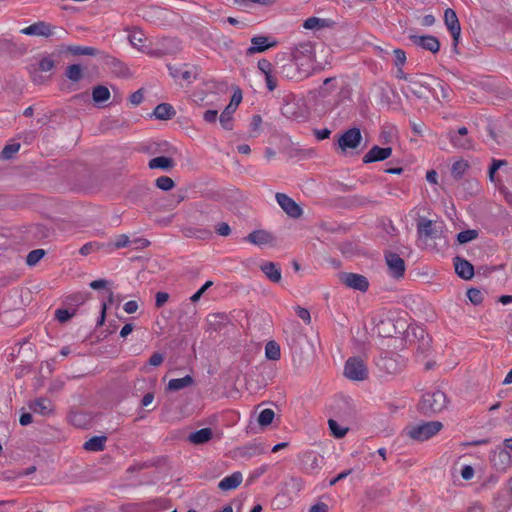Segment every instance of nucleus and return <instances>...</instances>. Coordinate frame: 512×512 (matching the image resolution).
<instances>
[{"label": "nucleus", "mask_w": 512, "mask_h": 512, "mask_svg": "<svg viewBox=\"0 0 512 512\" xmlns=\"http://www.w3.org/2000/svg\"><path fill=\"white\" fill-rule=\"evenodd\" d=\"M289 57L300 70L302 77L310 76L315 60L314 46L311 42H303L295 46Z\"/></svg>", "instance_id": "nucleus-1"}, {"label": "nucleus", "mask_w": 512, "mask_h": 512, "mask_svg": "<svg viewBox=\"0 0 512 512\" xmlns=\"http://www.w3.org/2000/svg\"><path fill=\"white\" fill-rule=\"evenodd\" d=\"M447 406V397L441 390L426 393L418 404L419 411L426 415L441 412Z\"/></svg>", "instance_id": "nucleus-2"}, {"label": "nucleus", "mask_w": 512, "mask_h": 512, "mask_svg": "<svg viewBox=\"0 0 512 512\" xmlns=\"http://www.w3.org/2000/svg\"><path fill=\"white\" fill-rule=\"evenodd\" d=\"M443 428L439 421L423 422L416 425L407 426L406 435L416 441H425L436 435Z\"/></svg>", "instance_id": "nucleus-3"}, {"label": "nucleus", "mask_w": 512, "mask_h": 512, "mask_svg": "<svg viewBox=\"0 0 512 512\" xmlns=\"http://www.w3.org/2000/svg\"><path fill=\"white\" fill-rule=\"evenodd\" d=\"M344 375L352 381H364L368 378L369 372L363 359L350 357L345 363Z\"/></svg>", "instance_id": "nucleus-4"}, {"label": "nucleus", "mask_w": 512, "mask_h": 512, "mask_svg": "<svg viewBox=\"0 0 512 512\" xmlns=\"http://www.w3.org/2000/svg\"><path fill=\"white\" fill-rule=\"evenodd\" d=\"M442 233V227L434 221L421 217L417 222V234L420 239H437Z\"/></svg>", "instance_id": "nucleus-5"}, {"label": "nucleus", "mask_w": 512, "mask_h": 512, "mask_svg": "<svg viewBox=\"0 0 512 512\" xmlns=\"http://www.w3.org/2000/svg\"><path fill=\"white\" fill-rule=\"evenodd\" d=\"M444 22L453 37V49L458 53L457 46L461 34V26L455 11L447 8L444 12Z\"/></svg>", "instance_id": "nucleus-6"}, {"label": "nucleus", "mask_w": 512, "mask_h": 512, "mask_svg": "<svg viewBox=\"0 0 512 512\" xmlns=\"http://www.w3.org/2000/svg\"><path fill=\"white\" fill-rule=\"evenodd\" d=\"M340 281L349 288L366 292L369 288L368 279L361 274L343 272L339 275Z\"/></svg>", "instance_id": "nucleus-7"}, {"label": "nucleus", "mask_w": 512, "mask_h": 512, "mask_svg": "<svg viewBox=\"0 0 512 512\" xmlns=\"http://www.w3.org/2000/svg\"><path fill=\"white\" fill-rule=\"evenodd\" d=\"M275 198L279 206L289 217L298 219L302 216V208L287 194L276 193Z\"/></svg>", "instance_id": "nucleus-8"}, {"label": "nucleus", "mask_w": 512, "mask_h": 512, "mask_svg": "<svg viewBox=\"0 0 512 512\" xmlns=\"http://www.w3.org/2000/svg\"><path fill=\"white\" fill-rule=\"evenodd\" d=\"M56 27L45 21H38L20 30L21 34L28 36L51 37L54 35Z\"/></svg>", "instance_id": "nucleus-9"}, {"label": "nucleus", "mask_w": 512, "mask_h": 512, "mask_svg": "<svg viewBox=\"0 0 512 512\" xmlns=\"http://www.w3.org/2000/svg\"><path fill=\"white\" fill-rule=\"evenodd\" d=\"M362 140L359 128L353 127L345 131L338 139L339 147L345 151L347 149H356Z\"/></svg>", "instance_id": "nucleus-10"}, {"label": "nucleus", "mask_w": 512, "mask_h": 512, "mask_svg": "<svg viewBox=\"0 0 512 512\" xmlns=\"http://www.w3.org/2000/svg\"><path fill=\"white\" fill-rule=\"evenodd\" d=\"M386 264L389 269V273L396 279L404 276L406 267L404 260L394 252H387L385 254Z\"/></svg>", "instance_id": "nucleus-11"}, {"label": "nucleus", "mask_w": 512, "mask_h": 512, "mask_svg": "<svg viewBox=\"0 0 512 512\" xmlns=\"http://www.w3.org/2000/svg\"><path fill=\"white\" fill-rule=\"evenodd\" d=\"M130 44L139 51L146 53L153 57H161L163 53L160 50L148 49L143 43L145 41L144 33L139 29H134L128 36Z\"/></svg>", "instance_id": "nucleus-12"}, {"label": "nucleus", "mask_w": 512, "mask_h": 512, "mask_svg": "<svg viewBox=\"0 0 512 512\" xmlns=\"http://www.w3.org/2000/svg\"><path fill=\"white\" fill-rule=\"evenodd\" d=\"M410 40L417 46L432 52L433 54L437 53L440 49L439 40L433 35H410Z\"/></svg>", "instance_id": "nucleus-13"}, {"label": "nucleus", "mask_w": 512, "mask_h": 512, "mask_svg": "<svg viewBox=\"0 0 512 512\" xmlns=\"http://www.w3.org/2000/svg\"><path fill=\"white\" fill-rule=\"evenodd\" d=\"M392 154L391 147H379L373 146L363 157L364 163H373L377 161H383L389 158Z\"/></svg>", "instance_id": "nucleus-14"}, {"label": "nucleus", "mask_w": 512, "mask_h": 512, "mask_svg": "<svg viewBox=\"0 0 512 512\" xmlns=\"http://www.w3.org/2000/svg\"><path fill=\"white\" fill-rule=\"evenodd\" d=\"M454 266L460 278L469 280L474 276V267L469 261L457 256L454 258Z\"/></svg>", "instance_id": "nucleus-15"}, {"label": "nucleus", "mask_w": 512, "mask_h": 512, "mask_svg": "<svg viewBox=\"0 0 512 512\" xmlns=\"http://www.w3.org/2000/svg\"><path fill=\"white\" fill-rule=\"evenodd\" d=\"M468 130L466 127H461L457 132L450 134V141L454 147L462 149L472 148V141L467 137Z\"/></svg>", "instance_id": "nucleus-16"}, {"label": "nucleus", "mask_w": 512, "mask_h": 512, "mask_svg": "<svg viewBox=\"0 0 512 512\" xmlns=\"http://www.w3.org/2000/svg\"><path fill=\"white\" fill-rule=\"evenodd\" d=\"M29 408L42 416H49L54 411V405L51 400L47 398H39L29 404Z\"/></svg>", "instance_id": "nucleus-17"}, {"label": "nucleus", "mask_w": 512, "mask_h": 512, "mask_svg": "<svg viewBox=\"0 0 512 512\" xmlns=\"http://www.w3.org/2000/svg\"><path fill=\"white\" fill-rule=\"evenodd\" d=\"M251 46L247 49L246 55L250 56L255 53L264 52L270 47L276 45V42L268 43V37L256 36L251 39Z\"/></svg>", "instance_id": "nucleus-18"}, {"label": "nucleus", "mask_w": 512, "mask_h": 512, "mask_svg": "<svg viewBox=\"0 0 512 512\" xmlns=\"http://www.w3.org/2000/svg\"><path fill=\"white\" fill-rule=\"evenodd\" d=\"M335 25V22L331 19L309 17L304 23L303 27L307 30H319L323 28H331Z\"/></svg>", "instance_id": "nucleus-19"}, {"label": "nucleus", "mask_w": 512, "mask_h": 512, "mask_svg": "<svg viewBox=\"0 0 512 512\" xmlns=\"http://www.w3.org/2000/svg\"><path fill=\"white\" fill-rule=\"evenodd\" d=\"M242 479H243V477L240 472H234L233 474L223 478L219 482L218 488L222 491L236 489L241 484Z\"/></svg>", "instance_id": "nucleus-20"}, {"label": "nucleus", "mask_w": 512, "mask_h": 512, "mask_svg": "<svg viewBox=\"0 0 512 512\" xmlns=\"http://www.w3.org/2000/svg\"><path fill=\"white\" fill-rule=\"evenodd\" d=\"M376 365L380 370L388 374H395L400 370L397 361L388 355L381 356L377 360Z\"/></svg>", "instance_id": "nucleus-21"}, {"label": "nucleus", "mask_w": 512, "mask_h": 512, "mask_svg": "<svg viewBox=\"0 0 512 512\" xmlns=\"http://www.w3.org/2000/svg\"><path fill=\"white\" fill-rule=\"evenodd\" d=\"M273 236L265 230L252 231L246 237V240L254 245H265L273 241Z\"/></svg>", "instance_id": "nucleus-22"}, {"label": "nucleus", "mask_w": 512, "mask_h": 512, "mask_svg": "<svg viewBox=\"0 0 512 512\" xmlns=\"http://www.w3.org/2000/svg\"><path fill=\"white\" fill-rule=\"evenodd\" d=\"M261 271L273 283L281 281V269L274 262H266L260 266Z\"/></svg>", "instance_id": "nucleus-23"}, {"label": "nucleus", "mask_w": 512, "mask_h": 512, "mask_svg": "<svg viewBox=\"0 0 512 512\" xmlns=\"http://www.w3.org/2000/svg\"><path fill=\"white\" fill-rule=\"evenodd\" d=\"M212 436L213 431L211 428H202L198 431L190 433L188 436V440L195 445H201L210 441L212 439Z\"/></svg>", "instance_id": "nucleus-24"}, {"label": "nucleus", "mask_w": 512, "mask_h": 512, "mask_svg": "<svg viewBox=\"0 0 512 512\" xmlns=\"http://www.w3.org/2000/svg\"><path fill=\"white\" fill-rule=\"evenodd\" d=\"M175 166L174 160L170 157L165 156H158L155 158H152L149 163L148 167L150 169H162L165 171H169L173 169Z\"/></svg>", "instance_id": "nucleus-25"}, {"label": "nucleus", "mask_w": 512, "mask_h": 512, "mask_svg": "<svg viewBox=\"0 0 512 512\" xmlns=\"http://www.w3.org/2000/svg\"><path fill=\"white\" fill-rule=\"evenodd\" d=\"M67 51L72 55L80 56V55H88V56H101L103 58L104 52L88 46H78V45H70L67 47Z\"/></svg>", "instance_id": "nucleus-26"}, {"label": "nucleus", "mask_w": 512, "mask_h": 512, "mask_svg": "<svg viewBox=\"0 0 512 512\" xmlns=\"http://www.w3.org/2000/svg\"><path fill=\"white\" fill-rule=\"evenodd\" d=\"M103 59L107 61L113 67L115 73L122 77L131 76L130 69L120 60L109 56L108 54H104Z\"/></svg>", "instance_id": "nucleus-27"}, {"label": "nucleus", "mask_w": 512, "mask_h": 512, "mask_svg": "<svg viewBox=\"0 0 512 512\" xmlns=\"http://www.w3.org/2000/svg\"><path fill=\"white\" fill-rule=\"evenodd\" d=\"M176 112L172 105L161 103L157 105L153 111V115L160 120H170L175 116Z\"/></svg>", "instance_id": "nucleus-28"}, {"label": "nucleus", "mask_w": 512, "mask_h": 512, "mask_svg": "<svg viewBox=\"0 0 512 512\" xmlns=\"http://www.w3.org/2000/svg\"><path fill=\"white\" fill-rule=\"evenodd\" d=\"M106 440V436H94L84 443L83 448L86 451H103L105 448Z\"/></svg>", "instance_id": "nucleus-29"}, {"label": "nucleus", "mask_w": 512, "mask_h": 512, "mask_svg": "<svg viewBox=\"0 0 512 512\" xmlns=\"http://www.w3.org/2000/svg\"><path fill=\"white\" fill-rule=\"evenodd\" d=\"M193 383V378L186 375L183 378L171 379L168 383L167 389L170 391H179L190 386Z\"/></svg>", "instance_id": "nucleus-30"}, {"label": "nucleus", "mask_w": 512, "mask_h": 512, "mask_svg": "<svg viewBox=\"0 0 512 512\" xmlns=\"http://www.w3.org/2000/svg\"><path fill=\"white\" fill-rule=\"evenodd\" d=\"M281 73L288 79L301 80L305 77L300 75V70L291 61L289 64H285L281 67Z\"/></svg>", "instance_id": "nucleus-31"}, {"label": "nucleus", "mask_w": 512, "mask_h": 512, "mask_svg": "<svg viewBox=\"0 0 512 512\" xmlns=\"http://www.w3.org/2000/svg\"><path fill=\"white\" fill-rule=\"evenodd\" d=\"M92 97L96 103H102L110 98V91L106 86L98 85L93 88Z\"/></svg>", "instance_id": "nucleus-32"}, {"label": "nucleus", "mask_w": 512, "mask_h": 512, "mask_svg": "<svg viewBox=\"0 0 512 512\" xmlns=\"http://www.w3.org/2000/svg\"><path fill=\"white\" fill-rule=\"evenodd\" d=\"M265 356L269 360H279L281 357L280 346L275 341H269L265 346Z\"/></svg>", "instance_id": "nucleus-33"}, {"label": "nucleus", "mask_w": 512, "mask_h": 512, "mask_svg": "<svg viewBox=\"0 0 512 512\" xmlns=\"http://www.w3.org/2000/svg\"><path fill=\"white\" fill-rule=\"evenodd\" d=\"M235 111H236L235 109H231L229 106H226L224 111L221 113L219 120H220L221 126L225 130L233 129L232 115Z\"/></svg>", "instance_id": "nucleus-34"}, {"label": "nucleus", "mask_w": 512, "mask_h": 512, "mask_svg": "<svg viewBox=\"0 0 512 512\" xmlns=\"http://www.w3.org/2000/svg\"><path fill=\"white\" fill-rule=\"evenodd\" d=\"M65 75L72 82H78L83 77V71L79 64H72L67 67Z\"/></svg>", "instance_id": "nucleus-35"}, {"label": "nucleus", "mask_w": 512, "mask_h": 512, "mask_svg": "<svg viewBox=\"0 0 512 512\" xmlns=\"http://www.w3.org/2000/svg\"><path fill=\"white\" fill-rule=\"evenodd\" d=\"M54 66H55L54 59L51 56H45L42 59H40V61L38 63V68L31 69L30 72H31V74H34L37 71L48 72V71H51L54 68Z\"/></svg>", "instance_id": "nucleus-36"}, {"label": "nucleus", "mask_w": 512, "mask_h": 512, "mask_svg": "<svg viewBox=\"0 0 512 512\" xmlns=\"http://www.w3.org/2000/svg\"><path fill=\"white\" fill-rule=\"evenodd\" d=\"M468 168L469 164L466 161H457L452 165L451 175L453 176L454 179L459 180L462 178V176L464 175Z\"/></svg>", "instance_id": "nucleus-37"}, {"label": "nucleus", "mask_w": 512, "mask_h": 512, "mask_svg": "<svg viewBox=\"0 0 512 512\" xmlns=\"http://www.w3.org/2000/svg\"><path fill=\"white\" fill-rule=\"evenodd\" d=\"M407 90L417 96L418 98L425 97L427 88L418 81L410 80L407 85Z\"/></svg>", "instance_id": "nucleus-38"}, {"label": "nucleus", "mask_w": 512, "mask_h": 512, "mask_svg": "<svg viewBox=\"0 0 512 512\" xmlns=\"http://www.w3.org/2000/svg\"><path fill=\"white\" fill-rule=\"evenodd\" d=\"M46 252L43 249H35L28 253L26 257V264L28 266H35L44 256Z\"/></svg>", "instance_id": "nucleus-39"}, {"label": "nucleus", "mask_w": 512, "mask_h": 512, "mask_svg": "<svg viewBox=\"0 0 512 512\" xmlns=\"http://www.w3.org/2000/svg\"><path fill=\"white\" fill-rule=\"evenodd\" d=\"M275 413L272 409H264L258 416V423L260 426L266 427L270 425L274 419Z\"/></svg>", "instance_id": "nucleus-40"}, {"label": "nucleus", "mask_w": 512, "mask_h": 512, "mask_svg": "<svg viewBox=\"0 0 512 512\" xmlns=\"http://www.w3.org/2000/svg\"><path fill=\"white\" fill-rule=\"evenodd\" d=\"M321 459L314 453L305 455L306 470L314 471L320 467Z\"/></svg>", "instance_id": "nucleus-41"}, {"label": "nucleus", "mask_w": 512, "mask_h": 512, "mask_svg": "<svg viewBox=\"0 0 512 512\" xmlns=\"http://www.w3.org/2000/svg\"><path fill=\"white\" fill-rule=\"evenodd\" d=\"M478 237V231L474 229L464 230L458 233L457 240L460 244L468 243Z\"/></svg>", "instance_id": "nucleus-42"}, {"label": "nucleus", "mask_w": 512, "mask_h": 512, "mask_svg": "<svg viewBox=\"0 0 512 512\" xmlns=\"http://www.w3.org/2000/svg\"><path fill=\"white\" fill-rule=\"evenodd\" d=\"M328 425L332 435L335 436L336 438H342L348 432V428L340 427L337 421L333 419L328 420Z\"/></svg>", "instance_id": "nucleus-43"}, {"label": "nucleus", "mask_w": 512, "mask_h": 512, "mask_svg": "<svg viewBox=\"0 0 512 512\" xmlns=\"http://www.w3.org/2000/svg\"><path fill=\"white\" fill-rule=\"evenodd\" d=\"M155 185L163 191H169L175 186V183L172 178L168 176H161L156 179Z\"/></svg>", "instance_id": "nucleus-44"}, {"label": "nucleus", "mask_w": 512, "mask_h": 512, "mask_svg": "<svg viewBox=\"0 0 512 512\" xmlns=\"http://www.w3.org/2000/svg\"><path fill=\"white\" fill-rule=\"evenodd\" d=\"M20 149V144L19 143H12V144H8L6 145L2 152H1V158L2 159H10L12 158V156L17 153Z\"/></svg>", "instance_id": "nucleus-45"}, {"label": "nucleus", "mask_w": 512, "mask_h": 512, "mask_svg": "<svg viewBox=\"0 0 512 512\" xmlns=\"http://www.w3.org/2000/svg\"><path fill=\"white\" fill-rule=\"evenodd\" d=\"M468 299L475 305L480 304L483 301V294L479 289L471 288L467 291Z\"/></svg>", "instance_id": "nucleus-46"}, {"label": "nucleus", "mask_w": 512, "mask_h": 512, "mask_svg": "<svg viewBox=\"0 0 512 512\" xmlns=\"http://www.w3.org/2000/svg\"><path fill=\"white\" fill-rule=\"evenodd\" d=\"M74 314L75 311L70 312L68 309H57L55 312V317L59 322L64 323L68 321Z\"/></svg>", "instance_id": "nucleus-47"}, {"label": "nucleus", "mask_w": 512, "mask_h": 512, "mask_svg": "<svg viewBox=\"0 0 512 512\" xmlns=\"http://www.w3.org/2000/svg\"><path fill=\"white\" fill-rule=\"evenodd\" d=\"M393 54L395 56L394 64L396 67H402L406 62V53L402 49H394Z\"/></svg>", "instance_id": "nucleus-48"}, {"label": "nucleus", "mask_w": 512, "mask_h": 512, "mask_svg": "<svg viewBox=\"0 0 512 512\" xmlns=\"http://www.w3.org/2000/svg\"><path fill=\"white\" fill-rule=\"evenodd\" d=\"M258 69L264 74V75H267V74H271L272 73V63L263 58V59H260L258 61Z\"/></svg>", "instance_id": "nucleus-49"}, {"label": "nucleus", "mask_w": 512, "mask_h": 512, "mask_svg": "<svg viewBox=\"0 0 512 512\" xmlns=\"http://www.w3.org/2000/svg\"><path fill=\"white\" fill-rule=\"evenodd\" d=\"M242 101V92L240 89H237L232 97H231V100H230V103L227 105L229 106L231 109H237L238 105L241 103Z\"/></svg>", "instance_id": "nucleus-50"}, {"label": "nucleus", "mask_w": 512, "mask_h": 512, "mask_svg": "<svg viewBox=\"0 0 512 512\" xmlns=\"http://www.w3.org/2000/svg\"><path fill=\"white\" fill-rule=\"evenodd\" d=\"M169 299V294L166 292H157L155 296V306L161 308Z\"/></svg>", "instance_id": "nucleus-51"}, {"label": "nucleus", "mask_w": 512, "mask_h": 512, "mask_svg": "<svg viewBox=\"0 0 512 512\" xmlns=\"http://www.w3.org/2000/svg\"><path fill=\"white\" fill-rule=\"evenodd\" d=\"M144 99L143 89H139L131 94L129 101L133 105H139Z\"/></svg>", "instance_id": "nucleus-52"}, {"label": "nucleus", "mask_w": 512, "mask_h": 512, "mask_svg": "<svg viewBox=\"0 0 512 512\" xmlns=\"http://www.w3.org/2000/svg\"><path fill=\"white\" fill-rule=\"evenodd\" d=\"M296 313L299 318H301L306 324H309L311 322V316L307 309L297 306Z\"/></svg>", "instance_id": "nucleus-53"}, {"label": "nucleus", "mask_w": 512, "mask_h": 512, "mask_svg": "<svg viewBox=\"0 0 512 512\" xmlns=\"http://www.w3.org/2000/svg\"><path fill=\"white\" fill-rule=\"evenodd\" d=\"M264 76H265V82H266V86H267L268 90L269 91L275 90L278 85L277 78L273 75V73L267 74Z\"/></svg>", "instance_id": "nucleus-54"}, {"label": "nucleus", "mask_w": 512, "mask_h": 512, "mask_svg": "<svg viewBox=\"0 0 512 512\" xmlns=\"http://www.w3.org/2000/svg\"><path fill=\"white\" fill-rule=\"evenodd\" d=\"M494 458L498 457L502 464H508L510 461V454L506 449H500L494 453ZM495 461V459H493Z\"/></svg>", "instance_id": "nucleus-55"}, {"label": "nucleus", "mask_w": 512, "mask_h": 512, "mask_svg": "<svg viewBox=\"0 0 512 512\" xmlns=\"http://www.w3.org/2000/svg\"><path fill=\"white\" fill-rule=\"evenodd\" d=\"M163 361H164V355L162 353L155 352L149 358L148 363L151 366H159L163 363Z\"/></svg>", "instance_id": "nucleus-56"}, {"label": "nucleus", "mask_w": 512, "mask_h": 512, "mask_svg": "<svg viewBox=\"0 0 512 512\" xmlns=\"http://www.w3.org/2000/svg\"><path fill=\"white\" fill-rule=\"evenodd\" d=\"M506 164L504 160H493L492 165L489 168V177L491 181H494V174L500 168V166Z\"/></svg>", "instance_id": "nucleus-57"}, {"label": "nucleus", "mask_w": 512, "mask_h": 512, "mask_svg": "<svg viewBox=\"0 0 512 512\" xmlns=\"http://www.w3.org/2000/svg\"><path fill=\"white\" fill-rule=\"evenodd\" d=\"M216 232L221 236H228L231 233V229L226 222H222L216 226Z\"/></svg>", "instance_id": "nucleus-58"}, {"label": "nucleus", "mask_w": 512, "mask_h": 512, "mask_svg": "<svg viewBox=\"0 0 512 512\" xmlns=\"http://www.w3.org/2000/svg\"><path fill=\"white\" fill-rule=\"evenodd\" d=\"M130 243H131V241L129 240V237L125 234H121L116 238L115 247L123 248V247H126Z\"/></svg>", "instance_id": "nucleus-59"}, {"label": "nucleus", "mask_w": 512, "mask_h": 512, "mask_svg": "<svg viewBox=\"0 0 512 512\" xmlns=\"http://www.w3.org/2000/svg\"><path fill=\"white\" fill-rule=\"evenodd\" d=\"M218 112L216 110L205 111L203 118L208 123H215L217 120Z\"/></svg>", "instance_id": "nucleus-60"}, {"label": "nucleus", "mask_w": 512, "mask_h": 512, "mask_svg": "<svg viewBox=\"0 0 512 512\" xmlns=\"http://www.w3.org/2000/svg\"><path fill=\"white\" fill-rule=\"evenodd\" d=\"M461 476L464 480H470L474 476V469L469 465L464 466L461 470Z\"/></svg>", "instance_id": "nucleus-61"}, {"label": "nucleus", "mask_w": 512, "mask_h": 512, "mask_svg": "<svg viewBox=\"0 0 512 512\" xmlns=\"http://www.w3.org/2000/svg\"><path fill=\"white\" fill-rule=\"evenodd\" d=\"M138 309V304L134 300H130L124 304V311L128 314L135 313Z\"/></svg>", "instance_id": "nucleus-62"}, {"label": "nucleus", "mask_w": 512, "mask_h": 512, "mask_svg": "<svg viewBox=\"0 0 512 512\" xmlns=\"http://www.w3.org/2000/svg\"><path fill=\"white\" fill-rule=\"evenodd\" d=\"M352 473V469L345 470L341 473H339L335 478L331 479L329 484L331 486L335 485L338 481L345 479L347 476H349Z\"/></svg>", "instance_id": "nucleus-63"}, {"label": "nucleus", "mask_w": 512, "mask_h": 512, "mask_svg": "<svg viewBox=\"0 0 512 512\" xmlns=\"http://www.w3.org/2000/svg\"><path fill=\"white\" fill-rule=\"evenodd\" d=\"M309 512H328V505L324 502H318L310 508Z\"/></svg>", "instance_id": "nucleus-64"}]
</instances>
